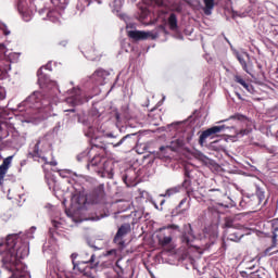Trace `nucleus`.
Returning <instances> with one entry per match:
<instances>
[{
  "label": "nucleus",
  "instance_id": "41",
  "mask_svg": "<svg viewBox=\"0 0 278 278\" xmlns=\"http://www.w3.org/2000/svg\"><path fill=\"white\" fill-rule=\"evenodd\" d=\"M251 276L252 277H257V273H252Z\"/></svg>",
  "mask_w": 278,
  "mask_h": 278
},
{
  "label": "nucleus",
  "instance_id": "50",
  "mask_svg": "<svg viewBox=\"0 0 278 278\" xmlns=\"http://www.w3.org/2000/svg\"><path fill=\"white\" fill-rule=\"evenodd\" d=\"M51 14H53V13H49L48 15L51 16Z\"/></svg>",
  "mask_w": 278,
  "mask_h": 278
},
{
  "label": "nucleus",
  "instance_id": "43",
  "mask_svg": "<svg viewBox=\"0 0 278 278\" xmlns=\"http://www.w3.org/2000/svg\"><path fill=\"white\" fill-rule=\"evenodd\" d=\"M274 157H277V159H278V152H276V153L274 154Z\"/></svg>",
  "mask_w": 278,
  "mask_h": 278
},
{
  "label": "nucleus",
  "instance_id": "17",
  "mask_svg": "<svg viewBox=\"0 0 278 278\" xmlns=\"http://www.w3.org/2000/svg\"><path fill=\"white\" fill-rule=\"evenodd\" d=\"M96 149H100V151H102V153H105L108 146L105 144V142L101 141V139H94L92 141L91 151H96Z\"/></svg>",
  "mask_w": 278,
  "mask_h": 278
},
{
  "label": "nucleus",
  "instance_id": "21",
  "mask_svg": "<svg viewBox=\"0 0 278 278\" xmlns=\"http://www.w3.org/2000/svg\"><path fill=\"white\" fill-rule=\"evenodd\" d=\"M236 58L240 65L242 66L243 71L245 73H249V65H247V59H244V54H241L239 52L236 53Z\"/></svg>",
  "mask_w": 278,
  "mask_h": 278
},
{
  "label": "nucleus",
  "instance_id": "46",
  "mask_svg": "<svg viewBox=\"0 0 278 278\" xmlns=\"http://www.w3.org/2000/svg\"><path fill=\"white\" fill-rule=\"evenodd\" d=\"M31 99H34V96L29 97V101H31Z\"/></svg>",
  "mask_w": 278,
  "mask_h": 278
},
{
  "label": "nucleus",
  "instance_id": "10",
  "mask_svg": "<svg viewBox=\"0 0 278 278\" xmlns=\"http://www.w3.org/2000/svg\"><path fill=\"white\" fill-rule=\"evenodd\" d=\"M105 199V187L103 185H99L96 187L92 192L89 194L90 203H103Z\"/></svg>",
  "mask_w": 278,
  "mask_h": 278
},
{
  "label": "nucleus",
  "instance_id": "25",
  "mask_svg": "<svg viewBox=\"0 0 278 278\" xmlns=\"http://www.w3.org/2000/svg\"><path fill=\"white\" fill-rule=\"evenodd\" d=\"M60 225H62L60 222L52 220V227L49 229L50 238L55 236L58 229H60Z\"/></svg>",
  "mask_w": 278,
  "mask_h": 278
},
{
  "label": "nucleus",
  "instance_id": "44",
  "mask_svg": "<svg viewBox=\"0 0 278 278\" xmlns=\"http://www.w3.org/2000/svg\"><path fill=\"white\" fill-rule=\"evenodd\" d=\"M4 35H5V36L10 35V31H4Z\"/></svg>",
  "mask_w": 278,
  "mask_h": 278
},
{
  "label": "nucleus",
  "instance_id": "20",
  "mask_svg": "<svg viewBox=\"0 0 278 278\" xmlns=\"http://www.w3.org/2000/svg\"><path fill=\"white\" fill-rule=\"evenodd\" d=\"M167 23L169 25V29L175 31L179 26L177 25V15L175 13H170Z\"/></svg>",
  "mask_w": 278,
  "mask_h": 278
},
{
  "label": "nucleus",
  "instance_id": "36",
  "mask_svg": "<svg viewBox=\"0 0 278 278\" xmlns=\"http://www.w3.org/2000/svg\"><path fill=\"white\" fill-rule=\"evenodd\" d=\"M115 118H116L117 122H119L121 121V114L119 113H115Z\"/></svg>",
  "mask_w": 278,
  "mask_h": 278
},
{
  "label": "nucleus",
  "instance_id": "30",
  "mask_svg": "<svg viewBox=\"0 0 278 278\" xmlns=\"http://www.w3.org/2000/svg\"><path fill=\"white\" fill-rule=\"evenodd\" d=\"M118 255V250L116 249H112V250H109L106 251V253L104 254V257H117Z\"/></svg>",
  "mask_w": 278,
  "mask_h": 278
},
{
  "label": "nucleus",
  "instance_id": "11",
  "mask_svg": "<svg viewBox=\"0 0 278 278\" xmlns=\"http://www.w3.org/2000/svg\"><path fill=\"white\" fill-rule=\"evenodd\" d=\"M12 160H14V155L3 159V162L0 165V186H3V179H5L8 170H10V166H12Z\"/></svg>",
  "mask_w": 278,
  "mask_h": 278
},
{
  "label": "nucleus",
  "instance_id": "19",
  "mask_svg": "<svg viewBox=\"0 0 278 278\" xmlns=\"http://www.w3.org/2000/svg\"><path fill=\"white\" fill-rule=\"evenodd\" d=\"M129 231H131V225L129 224H123L117 232H116V236H121L123 238H125V236H127V233H129Z\"/></svg>",
  "mask_w": 278,
  "mask_h": 278
},
{
  "label": "nucleus",
  "instance_id": "33",
  "mask_svg": "<svg viewBox=\"0 0 278 278\" xmlns=\"http://www.w3.org/2000/svg\"><path fill=\"white\" fill-rule=\"evenodd\" d=\"M155 4H156L159 8H162V5H164V0H155Z\"/></svg>",
  "mask_w": 278,
  "mask_h": 278
},
{
  "label": "nucleus",
  "instance_id": "8",
  "mask_svg": "<svg viewBox=\"0 0 278 278\" xmlns=\"http://www.w3.org/2000/svg\"><path fill=\"white\" fill-rule=\"evenodd\" d=\"M194 240H197V236H194V230H192V225L187 224L184 226V230L180 236V242L186 244V247H197L194 245Z\"/></svg>",
  "mask_w": 278,
  "mask_h": 278
},
{
  "label": "nucleus",
  "instance_id": "34",
  "mask_svg": "<svg viewBox=\"0 0 278 278\" xmlns=\"http://www.w3.org/2000/svg\"><path fill=\"white\" fill-rule=\"evenodd\" d=\"M74 101H75V103H84L81 98H77V97L74 98Z\"/></svg>",
  "mask_w": 278,
  "mask_h": 278
},
{
  "label": "nucleus",
  "instance_id": "51",
  "mask_svg": "<svg viewBox=\"0 0 278 278\" xmlns=\"http://www.w3.org/2000/svg\"><path fill=\"white\" fill-rule=\"evenodd\" d=\"M247 55V58H249V54H245Z\"/></svg>",
  "mask_w": 278,
  "mask_h": 278
},
{
  "label": "nucleus",
  "instance_id": "28",
  "mask_svg": "<svg viewBox=\"0 0 278 278\" xmlns=\"http://www.w3.org/2000/svg\"><path fill=\"white\" fill-rule=\"evenodd\" d=\"M229 121H240L241 123H243V121H247V115L236 113L235 115L229 117Z\"/></svg>",
  "mask_w": 278,
  "mask_h": 278
},
{
  "label": "nucleus",
  "instance_id": "32",
  "mask_svg": "<svg viewBox=\"0 0 278 278\" xmlns=\"http://www.w3.org/2000/svg\"><path fill=\"white\" fill-rule=\"evenodd\" d=\"M226 227H233V222H231V219L227 218L226 223H225Z\"/></svg>",
  "mask_w": 278,
  "mask_h": 278
},
{
  "label": "nucleus",
  "instance_id": "35",
  "mask_svg": "<svg viewBox=\"0 0 278 278\" xmlns=\"http://www.w3.org/2000/svg\"><path fill=\"white\" fill-rule=\"evenodd\" d=\"M3 99H5V93L0 92V101H3Z\"/></svg>",
  "mask_w": 278,
  "mask_h": 278
},
{
  "label": "nucleus",
  "instance_id": "22",
  "mask_svg": "<svg viewBox=\"0 0 278 278\" xmlns=\"http://www.w3.org/2000/svg\"><path fill=\"white\" fill-rule=\"evenodd\" d=\"M125 237H121L119 235H115L113 242L118 248V251H123L125 249Z\"/></svg>",
  "mask_w": 278,
  "mask_h": 278
},
{
  "label": "nucleus",
  "instance_id": "23",
  "mask_svg": "<svg viewBox=\"0 0 278 278\" xmlns=\"http://www.w3.org/2000/svg\"><path fill=\"white\" fill-rule=\"evenodd\" d=\"M37 77L39 86H47V84H49V78L47 75L42 74V70H39L37 72Z\"/></svg>",
  "mask_w": 278,
  "mask_h": 278
},
{
  "label": "nucleus",
  "instance_id": "4",
  "mask_svg": "<svg viewBox=\"0 0 278 278\" xmlns=\"http://www.w3.org/2000/svg\"><path fill=\"white\" fill-rule=\"evenodd\" d=\"M51 151V140L49 139V136L40 137L36 144L33 148V151L28 153L33 160L41 159L43 162H47V157L42 156L43 153H47Z\"/></svg>",
  "mask_w": 278,
  "mask_h": 278
},
{
  "label": "nucleus",
  "instance_id": "2",
  "mask_svg": "<svg viewBox=\"0 0 278 278\" xmlns=\"http://www.w3.org/2000/svg\"><path fill=\"white\" fill-rule=\"evenodd\" d=\"M99 266H101V262L97 260V255L94 254H91L88 261H80L78 263L73 261V270L87 278H96L94 275H97V268H99Z\"/></svg>",
  "mask_w": 278,
  "mask_h": 278
},
{
  "label": "nucleus",
  "instance_id": "40",
  "mask_svg": "<svg viewBox=\"0 0 278 278\" xmlns=\"http://www.w3.org/2000/svg\"><path fill=\"white\" fill-rule=\"evenodd\" d=\"M175 11H176V12H181V7H177V8L175 9Z\"/></svg>",
  "mask_w": 278,
  "mask_h": 278
},
{
  "label": "nucleus",
  "instance_id": "16",
  "mask_svg": "<svg viewBox=\"0 0 278 278\" xmlns=\"http://www.w3.org/2000/svg\"><path fill=\"white\" fill-rule=\"evenodd\" d=\"M182 147H186V140L184 138L175 139L168 146L172 151H179Z\"/></svg>",
  "mask_w": 278,
  "mask_h": 278
},
{
  "label": "nucleus",
  "instance_id": "37",
  "mask_svg": "<svg viewBox=\"0 0 278 278\" xmlns=\"http://www.w3.org/2000/svg\"><path fill=\"white\" fill-rule=\"evenodd\" d=\"M236 97H238V99H240V101H242V96L238 92H236Z\"/></svg>",
  "mask_w": 278,
  "mask_h": 278
},
{
  "label": "nucleus",
  "instance_id": "24",
  "mask_svg": "<svg viewBox=\"0 0 278 278\" xmlns=\"http://www.w3.org/2000/svg\"><path fill=\"white\" fill-rule=\"evenodd\" d=\"M181 188H184L182 185L169 188L166 190L164 197H173V194H177L178 192H181Z\"/></svg>",
  "mask_w": 278,
  "mask_h": 278
},
{
  "label": "nucleus",
  "instance_id": "14",
  "mask_svg": "<svg viewBox=\"0 0 278 278\" xmlns=\"http://www.w3.org/2000/svg\"><path fill=\"white\" fill-rule=\"evenodd\" d=\"M108 75H110L108 71L103 68H98L91 75V79H93V81H97V84H102V81L108 77Z\"/></svg>",
  "mask_w": 278,
  "mask_h": 278
},
{
  "label": "nucleus",
  "instance_id": "1",
  "mask_svg": "<svg viewBox=\"0 0 278 278\" xmlns=\"http://www.w3.org/2000/svg\"><path fill=\"white\" fill-rule=\"evenodd\" d=\"M197 170L185 168V179L182 181V188L186 190L187 197L184 198L177 205V214H186L190 210V201L195 199H203V194L199 192V181L194 179Z\"/></svg>",
  "mask_w": 278,
  "mask_h": 278
},
{
  "label": "nucleus",
  "instance_id": "13",
  "mask_svg": "<svg viewBox=\"0 0 278 278\" xmlns=\"http://www.w3.org/2000/svg\"><path fill=\"white\" fill-rule=\"evenodd\" d=\"M128 38H131V40H147L149 38V34L142 30H128L127 31Z\"/></svg>",
  "mask_w": 278,
  "mask_h": 278
},
{
  "label": "nucleus",
  "instance_id": "31",
  "mask_svg": "<svg viewBox=\"0 0 278 278\" xmlns=\"http://www.w3.org/2000/svg\"><path fill=\"white\" fill-rule=\"evenodd\" d=\"M129 138V135L123 137L117 143H115L113 147H121V144H123V142H125V140H127Z\"/></svg>",
  "mask_w": 278,
  "mask_h": 278
},
{
  "label": "nucleus",
  "instance_id": "12",
  "mask_svg": "<svg viewBox=\"0 0 278 278\" xmlns=\"http://www.w3.org/2000/svg\"><path fill=\"white\" fill-rule=\"evenodd\" d=\"M85 56L87 60H91V62H94L97 60H101V51L99 49H96L94 46H89L85 50Z\"/></svg>",
  "mask_w": 278,
  "mask_h": 278
},
{
  "label": "nucleus",
  "instance_id": "3",
  "mask_svg": "<svg viewBox=\"0 0 278 278\" xmlns=\"http://www.w3.org/2000/svg\"><path fill=\"white\" fill-rule=\"evenodd\" d=\"M266 201V193L262 188L256 187L255 193L244 195L240 202L241 207H249L250 210H257Z\"/></svg>",
  "mask_w": 278,
  "mask_h": 278
},
{
  "label": "nucleus",
  "instance_id": "48",
  "mask_svg": "<svg viewBox=\"0 0 278 278\" xmlns=\"http://www.w3.org/2000/svg\"><path fill=\"white\" fill-rule=\"evenodd\" d=\"M163 149H164V147H161V148H160V151H162Z\"/></svg>",
  "mask_w": 278,
  "mask_h": 278
},
{
  "label": "nucleus",
  "instance_id": "18",
  "mask_svg": "<svg viewBox=\"0 0 278 278\" xmlns=\"http://www.w3.org/2000/svg\"><path fill=\"white\" fill-rule=\"evenodd\" d=\"M236 84H240V86H243V88L245 90H248V92H251V90H253V86H251L250 84L247 83V80H244V78H242V76L240 75H236L233 77Z\"/></svg>",
  "mask_w": 278,
  "mask_h": 278
},
{
  "label": "nucleus",
  "instance_id": "15",
  "mask_svg": "<svg viewBox=\"0 0 278 278\" xmlns=\"http://www.w3.org/2000/svg\"><path fill=\"white\" fill-rule=\"evenodd\" d=\"M203 12L206 16H211L214 8L216 7V0H203Z\"/></svg>",
  "mask_w": 278,
  "mask_h": 278
},
{
  "label": "nucleus",
  "instance_id": "29",
  "mask_svg": "<svg viewBox=\"0 0 278 278\" xmlns=\"http://www.w3.org/2000/svg\"><path fill=\"white\" fill-rule=\"evenodd\" d=\"M249 134H251V130L244 128V129H241L239 131H236V137L237 138H244V136H249Z\"/></svg>",
  "mask_w": 278,
  "mask_h": 278
},
{
  "label": "nucleus",
  "instance_id": "27",
  "mask_svg": "<svg viewBox=\"0 0 278 278\" xmlns=\"http://www.w3.org/2000/svg\"><path fill=\"white\" fill-rule=\"evenodd\" d=\"M242 236L243 235H240V231H235L228 235V240H230L231 242H240Z\"/></svg>",
  "mask_w": 278,
  "mask_h": 278
},
{
  "label": "nucleus",
  "instance_id": "45",
  "mask_svg": "<svg viewBox=\"0 0 278 278\" xmlns=\"http://www.w3.org/2000/svg\"><path fill=\"white\" fill-rule=\"evenodd\" d=\"M211 192H216V189H211Z\"/></svg>",
  "mask_w": 278,
  "mask_h": 278
},
{
  "label": "nucleus",
  "instance_id": "52",
  "mask_svg": "<svg viewBox=\"0 0 278 278\" xmlns=\"http://www.w3.org/2000/svg\"><path fill=\"white\" fill-rule=\"evenodd\" d=\"M223 247H224V249H226V248H225V244H224Z\"/></svg>",
  "mask_w": 278,
  "mask_h": 278
},
{
  "label": "nucleus",
  "instance_id": "5",
  "mask_svg": "<svg viewBox=\"0 0 278 278\" xmlns=\"http://www.w3.org/2000/svg\"><path fill=\"white\" fill-rule=\"evenodd\" d=\"M175 231H179V225L172 224L160 228L156 236L160 247H168V244L173 242V236H175Z\"/></svg>",
  "mask_w": 278,
  "mask_h": 278
},
{
  "label": "nucleus",
  "instance_id": "38",
  "mask_svg": "<svg viewBox=\"0 0 278 278\" xmlns=\"http://www.w3.org/2000/svg\"><path fill=\"white\" fill-rule=\"evenodd\" d=\"M123 181H124L125 184H127V175H124V176H123Z\"/></svg>",
  "mask_w": 278,
  "mask_h": 278
},
{
  "label": "nucleus",
  "instance_id": "42",
  "mask_svg": "<svg viewBox=\"0 0 278 278\" xmlns=\"http://www.w3.org/2000/svg\"><path fill=\"white\" fill-rule=\"evenodd\" d=\"M67 278H73V275H71V274H66L65 275Z\"/></svg>",
  "mask_w": 278,
  "mask_h": 278
},
{
  "label": "nucleus",
  "instance_id": "9",
  "mask_svg": "<svg viewBox=\"0 0 278 278\" xmlns=\"http://www.w3.org/2000/svg\"><path fill=\"white\" fill-rule=\"evenodd\" d=\"M225 129H229V126L222 125V126H213L211 128H207L200 135V138H199L200 144H203V142H205L207 138L212 136H216V134H220V131H225Z\"/></svg>",
  "mask_w": 278,
  "mask_h": 278
},
{
  "label": "nucleus",
  "instance_id": "6",
  "mask_svg": "<svg viewBox=\"0 0 278 278\" xmlns=\"http://www.w3.org/2000/svg\"><path fill=\"white\" fill-rule=\"evenodd\" d=\"M110 164H112V162L108 161L105 156L96 154L87 166L88 168H90V166L92 168L97 167L98 173H108V175H110V173H112V167H110Z\"/></svg>",
  "mask_w": 278,
  "mask_h": 278
},
{
  "label": "nucleus",
  "instance_id": "7",
  "mask_svg": "<svg viewBox=\"0 0 278 278\" xmlns=\"http://www.w3.org/2000/svg\"><path fill=\"white\" fill-rule=\"evenodd\" d=\"M271 244L264 252H261V257H268L278 253L277 238H278V218L271 220Z\"/></svg>",
  "mask_w": 278,
  "mask_h": 278
},
{
  "label": "nucleus",
  "instance_id": "49",
  "mask_svg": "<svg viewBox=\"0 0 278 278\" xmlns=\"http://www.w3.org/2000/svg\"><path fill=\"white\" fill-rule=\"evenodd\" d=\"M163 204H164V201L161 202V205H163Z\"/></svg>",
  "mask_w": 278,
  "mask_h": 278
},
{
  "label": "nucleus",
  "instance_id": "47",
  "mask_svg": "<svg viewBox=\"0 0 278 278\" xmlns=\"http://www.w3.org/2000/svg\"><path fill=\"white\" fill-rule=\"evenodd\" d=\"M72 257H77V255H75V254H72Z\"/></svg>",
  "mask_w": 278,
  "mask_h": 278
},
{
  "label": "nucleus",
  "instance_id": "39",
  "mask_svg": "<svg viewBox=\"0 0 278 278\" xmlns=\"http://www.w3.org/2000/svg\"><path fill=\"white\" fill-rule=\"evenodd\" d=\"M240 275L241 277H247V271H241Z\"/></svg>",
  "mask_w": 278,
  "mask_h": 278
},
{
  "label": "nucleus",
  "instance_id": "26",
  "mask_svg": "<svg viewBox=\"0 0 278 278\" xmlns=\"http://www.w3.org/2000/svg\"><path fill=\"white\" fill-rule=\"evenodd\" d=\"M118 278H125V269L121 267V261H117L114 268Z\"/></svg>",
  "mask_w": 278,
  "mask_h": 278
}]
</instances>
